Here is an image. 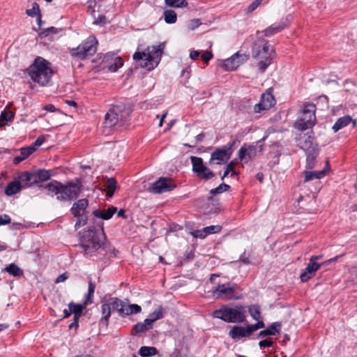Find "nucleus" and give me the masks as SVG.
<instances>
[{"label": "nucleus", "instance_id": "1", "mask_svg": "<svg viewBox=\"0 0 357 357\" xmlns=\"http://www.w3.org/2000/svg\"><path fill=\"white\" fill-rule=\"evenodd\" d=\"M164 45L149 46L144 52H137L133 55V59L139 65L148 70H151L158 66L163 53Z\"/></svg>", "mask_w": 357, "mask_h": 357}, {"label": "nucleus", "instance_id": "2", "mask_svg": "<svg viewBox=\"0 0 357 357\" xmlns=\"http://www.w3.org/2000/svg\"><path fill=\"white\" fill-rule=\"evenodd\" d=\"M28 70L31 79L41 86L50 82L53 73L50 63L41 57H37Z\"/></svg>", "mask_w": 357, "mask_h": 357}, {"label": "nucleus", "instance_id": "3", "mask_svg": "<svg viewBox=\"0 0 357 357\" xmlns=\"http://www.w3.org/2000/svg\"><path fill=\"white\" fill-rule=\"evenodd\" d=\"M252 54L259 70L264 73L271 65L275 52L266 41L263 40L254 44Z\"/></svg>", "mask_w": 357, "mask_h": 357}, {"label": "nucleus", "instance_id": "4", "mask_svg": "<svg viewBox=\"0 0 357 357\" xmlns=\"http://www.w3.org/2000/svg\"><path fill=\"white\" fill-rule=\"evenodd\" d=\"M105 238L103 232V227H101L98 231L94 229H89L84 231L81 238V246L86 255H91L102 248V240Z\"/></svg>", "mask_w": 357, "mask_h": 357}, {"label": "nucleus", "instance_id": "5", "mask_svg": "<svg viewBox=\"0 0 357 357\" xmlns=\"http://www.w3.org/2000/svg\"><path fill=\"white\" fill-rule=\"evenodd\" d=\"M130 114V109L126 108L125 105H114L105 114L104 127L112 128L118 123L123 126L128 121Z\"/></svg>", "mask_w": 357, "mask_h": 357}, {"label": "nucleus", "instance_id": "6", "mask_svg": "<svg viewBox=\"0 0 357 357\" xmlns=\"http://www.w3.org/2000/svg\"><path fill=\"white\" fill-rule=\"evenodd\" d=\"M213 317L222 319L227 323H242L245 320V310L243 306L234 308L223 306L213 312Z\"/></svg>", "mask_w": 357, "mask_h": 357}, {"label": "nucleus", "instance_id": "7", "mask_svg": "<svg viewBox=\"0 0 357 357\" xmlns=\"http://www.w3.org/2000/svg\"><path fill=\"white\" fill-rule=\"evenodd\" d=\"M239 287L234 283L227 282L218 284L217 287L211 291L212 296L215 299L224 301L236 300L240 298Z\"/></svg>", "mask_w": 357, "mask_h": 357}, {"label": "nucleus", "instance_id": "8", "mask_svg": "<svg viewBox=\"0 0 357 357\" xmlns=\"http://www.w3.org/2000/svg\"><path fill=\"white\" fill-rule=\"evenodd\" d=\"M98 42L94 36H89L76 48L70 50V54L80 59H84L96 52Z\"/></svg>", "mask_w": 357, "mask_h": 357}, {"label": "nucleus", "instance_id": "9", "mask_svg": "<svg viewBox=\"0 0 357 357\" xmlns=\"http://www.w3.org/2000/svg\"><path fill=\"white\" fill-rule=\"evenodd\" d=\"M316 107L314 104L305 105L301 116L297 121V128L301 130H305L311 128L316 121Z\"/></svg>", "mask_w": 357, "mask_h": 357}, {"label": "nucleus", "instance_id": "10", "mask_svg": "<svg viewBox=\"0 0 357 357\" xmlns=\"http://www.w3.org/2000/svg\"><path fill=\"white\" fill-rule=\"evenodd\" d=\"M88 204V199H81L77 202H75L70 209L73 215L77 218V221L75 225V228L76 229L84 226L86 223L87 215L86 214V209Z\"/></svg>", "mask_w": 357, "mask_h": 357}, {"label": "nucleus", "instance_id": "11", "mask_svg": "<svg viewBox=\"0 0 357 357\" xmlns=\"http://www.w3.org/2000/svg\"><path fill=\"white\" fill-rule=\"evenodd\" d=\"M80 192L81 185L79 183H68L67 185H63L61 183V189H59V197H56V199L59 201L75 199Z\"/></svg>", "mask_w": 357, "mask_h": 357}, {"label": "nucleus", "instance_id": "12", "mask_svg": "<svg viewBox=\"0 0 357 357\" xmlns=\"http://www.w3.org/2000/svg\"><path fill=\"white\" fill-rule=\"evenodd\" d=\"M120 303L118 298H109L105 303H102L100 307L102 317L100 320V324L107 326L109 325V317L112 314V310H116Z\"/></svg>", "mask_w": 357, "mask_h": 357}, {"label": "nucleus", "instance_id": "13", "mask_svg": "<svg viewBox=\"0 0 357 357\" xmlns=\"http://www.w3.org/2000/svg\"><path fill=\"white\" fill-rule=\"evenodd\" d=\"M248 54L244 53L241 54L240 52H237L230 58L224 61L223 66L227 70H234L248 61Z\"/></svg>", "mask_w": 357, "mask_h": 357}, {"label": "nucleus", "instance_id": "14", "mask_svg": "<svg viewBox=\"0 0 357 357\" xmlns=\"http://www.w3.org/2000/svg\"><path fill=\"white\" fill-rule=\"evenodd\" d=\"M176 185L169 178L161 177L152 183L149 190L156 194H161L173 190Z\"/></svg>", "mask_w": 357, "mask_h": 357}, {"label": "nucleus", "instance_id": "15", "mask_svg": "<svg viewBox=\"0 0 357 357\" xmlns=\"http://www.w3.org/2000/svg\"><path fill=\"white\" fill-rule=\"evenodd\" d=\"M337 258L338 256L331 258L329 260L325 261L324 264H318L317 262H311L310 261L309 264L300 275L301 281L303 282L308 281L314 275L316 271L321 267L322 264H328L331 262L335 261Z\"/></svg>", "mask_w": 357, "mask_h": 357}, {"label": "nucleus", "instance_id": "16", "mask_svg": "<svg viewBox=\"0 0 357 357\" xmlns=\"http://www.w3.org/2000/svg\"><path fill=\"white\" fill-rule=\"evenodd\" d=\"M234 143L235 142H233L229 146H224L222 149H218L213 151L211 155V162L215 160L216 164L218 165L226 162L230 158L231 153L230 149L234 144Z\"/></svg>", "mask_w": 357, "mask_h": 357}, {"label": "nucleus", "instance_id": "17", "mask_svg": "<svg viewBox=\"0 0 357 357\" xmlns=\"http://www.w3.org/2000/svg\"><path fill=\"white\" fill-rule=\"evenodd\" d=\"M257 151L256 146L252 144L247 146L246 144H244L238 151V158L241 161L248 162L250 160L255 158L257 155Z\"/></svg>", "mask_w": 357, "mask_h": 357}, {"label": "nucleus", "instance_id": "18", "mask_svg": "<svg viewBox=\"0 0 357 357\" xmlns=\"http://www.w3.org/2000/svg\"><path fill=\"white\" fill-rule=\"evenodd\" d=\"M120 303L118 307V312L121 315H131L141 312L142 307L137 304H126L119 298Z\"/></svg>", "mask_w": 357, "mask_h": 357}, {"label": "nucleus", "instance_id": "19", "mask_svg": "<svg viewBox=\"0 0 357 357\" xmlns=\"http://www.w3.org/2000/svg\"><path fill=\"white\" fill-rule=\"evenodd\" d=\"M190 160L192 165V171L197 174V176L201 175L203 170L207 171L209 175L211 174V170L204 165L202 158L196 156H191Z\"/></svg>", "mask_w": 357, "mask_h": 357}, {"label": "nucleus", "instance_id": "20", "mask_svg": "<svg viewBox=\"0 0 357 357\" xmlns=\"http://www.w3.org/2000/svg\"><path fill=\"white\" fill-rule=\"evenodd\" d=\"M18 178L23 188L31 187L36 183L34 172H24L19 176Z\"/></svg>", "mask_w": 357, "mask_h": 357}, {"label": "nucleus", "instance_id": "21", "mask_svg": "<svg viewBox=\"0 0 357 357\" xmlns=\"http://www.w3.org/2000/svg\"><path fill=\"white\" fill-rule=\"evenodd\" d=\"M40 188H43L47 190V194L50 196L59 197V189H61V183L57 181H52L45 185H40Z\"/></svg>", "mask_w": 357, "mask_h": 357}, {"label": "nucleus", "instance_id": "22", "mask_svg": "<svg viewBox=\"0 0 357 357\" xmlns=\"http://www.w3.org/2000/svg\"><path fill=\"white\" fill-rule=\"evenodd\" d=\"M229 335L234 340L249 337L246 328L239 326H234L229 331Z\"/></svg>", "mask_w": 357, "mask_h": 357}, {"label": "nucleus", "instance_id": "23", "mask_svg": "<svg viewBox=\"0 0 357 357\" xmlns=\"http://www.w3.org/2000/svg\"><path fill=\"white\" fill-rule=\"evenodd\" d=\"M287 24L284 22H275L264 31V36L266 37L271 36L281 31Z\"/></svg>", "mask_w": 357, "mask_h": 357}, {"label": "nucleus", "instance_id": "24", "mask_svg": "<svg viewBox=\"0 0 357 357\" xmlns=\"http://www.w3.org/2000/svg\"><path fill=\"white\" fill-rule=\"evenodd\" d=\"M280 328L281 324L278 322H274L267 329L260 331L259 336L264 337L268 335H275L280 333Z\"/></svg>", "mask_w": 357, "mask_h": 357}, {"label": "nucleus", "instance_id": "25", "mask_svg": "<svg viewBox=\"0 0 357 357\" xmlns=\"http://www.w3.org/2000/svg\"><path fill=\"white\" fill-rule=\"evenodd\" d=\"M35 150V148L33 146L22 148L20 149V154L15 156L13 159L14 164H19L24 160L26 159L31 154L34 152Z\"/></svg>", "mask_w": 357, "mask_h": 357}, {"label": "nucleus", "instance_id": "26", "mask_svg": "<svg viewBox=\"0 0 357 357\" xmlns=\"http://www.w3.org/2000/svg\"><path fill=\"white\" fill-rule=\"evenodd\" d=\"M23 188L20 181H13L8 184L5 188V193L8 196H12L19 192Z\"/></svg>", "mask_w": 357, "mask_h": 357}, {"label": "nucleus", "instance_id": "27", "mask_svg": "<svg viewBox=\"0 0 357 357\" xmlns=\"http://www.w3.org/2000/svg\"><path fill=\"white\" fill-rule=\"evenodd\" d=\"M117 208L114 206H110L107 210L93 211V214L96 217L102 218L103 220H109L112 215L116 212Z\"/></svg>", "mask_w": 357, "mask_h": 357}, {"label": "nucleus", "instance_id": "28", "mask_svg": "<svg viewBox=\"0 0 357 357\" xmlns=\"http://www.w3.org/2000/svg\"><path fill=\"white\" fill-rule=\"evenodd\" d=\"M352 121V119L350 116H344L342 117L339 118L335 124L333 126V130L336 132L340 129L344 128L348 124H349Z\"/></svg>", "mask_w": 357, "mask_h": 357}, {"label": "nucleus", "instance_id": "29", "mask_svg": "<svg viewBox=\"0 0 357 357\" xmlns=\"http://www.w3.org/2000/svg\"><path fill=\"white\" fill-rule=\"evenodd\" d=\"M163 317V309L162 306L157 307L153 312L150 313L148 318L146 319V324L153 325V323Z\"/></svg>", "mask_w": 357, "mask_h": 357}, {"label": "nucleus", "instance_id": "30", "mask_svg": "<svg viewBox=\"0 0 357 357\" xmlns=\"http://www.w3.org/2000/svg\"><path fill=\"white\" fill-rule=\"evenodd\" d=\"M304 174H305L304 181L307 182V181H312L314 178L319 179V178H323L326 175V171L324 169L321 170V171H315V172L305 171L304 172Z\"/></svg>", "mask_w": 357, "mask_h": 357}, {"label": "nucleus", "instance_id": "31", "mask_svg": "<svg viewBox=\"0 0 357 357\" xmlns=\"http://www.w3.org/2000/svg\"><path fill=\"white\" fill-rule=\"evenodd\" d=\"M36 176V183L39 182H43L47 181L52 176L51 172L50 170L46 169H38L34 172Z\"/></svg>", "mask_w": 357, "mask_h": 357}, {"label": "nucleus", "instance_id": "32", "mask_svg": "<svg viewBox=\"0 0 357 357\" xmlns=\"http://www.w3.org/2000/svg\"><path fill=\"white\" fill-rule=\"evenodd\" d=\"M260 101L264 104L266 109H269L275 102V98L271 93H263Z\"/></svg>", "mask_w": 357, "mask_h": 357}, {"label": "nucleus", "instance_id": "33", "mask_svg": "<svg viewBox=\"0 0 357 357\" xmlns=\"http://www.w3.org/2000/svg\"><path fill=\"white\" fill-rule=\"evenodd\" d=\"M153 328V325L146 324V319L144 322L137 323L132 328V333L137 335L144 332H146Z\"/></svg>", "mask_w": 357, "mask_h": 357}, {"label": "nucleus", "instance_id": "34", "mask_svg": "<svg viewBox=\"0 0 357 357\" xmlns=\"http://www.w3.org/2000/svg\"><path fill=\"white\" fill-rule=\"evenodd\" d=\"M116 188V181L114 178L111 177L107 178L105 184V191L107 196L112 197L114 195Z\"/></svg>", "mask_w": 357, "mask_h": 357}, {"label": "nucleus", "instance_id": "35", "mask_svg": "<svg viewBox=\"0 0 357 357\" xmlns=\"http://www.w3.org/2000/svg\"><path fill=\"white\" fill-rule=\"evenodd\" d=\"M158 350L155 347L143 346L139 350V354L142 357H150L156 355Z\"/></svg>", "mask_w": 357, "mask_h": 357}, {"label": "nucleus", "instance_id": "36", "mask_svg": "<svg viewBox=\"0 0 357 357\" xmlns=\"http://www.w3.org/2000/svg\"><path fill=\"white\" fill-rule=\"evenodd\" d=\"M68 308L70 309V313L73 314L76 319H79L84 307L80 304H75L73 302H70L68 304Z\"/></svg>", "mask_w": 357, "mask_h": 357}, {"label": "nucleus", "instance_id": "37", "mask_svg": "<svg viewBox=\"0 0 357 357\" xmlns=\"http://www.w3.org/2000/svg\"><path fill=\"white\" fill-rule=\"evenodd\" d=\"M5 271L14 277H19L23 275V271L15 264H10L6 267Z\"/></svg>", "mask_w": 357, "mask_h": 357}, {"label": "nucleus", "instance_id": "38", "mask_svg": "<svg viewBox=\"0 0 357 357\" xmlns=\"http://www.w3.org/2000/svg\"><path fill=\"white\" fill-rule=\"evenodd\" d=\"M248 312L253 319L256 321L262 320L261 317L260 307L257 305H252L249 307Z\"/></svg>", "mask_w": 357, "mask_h": 357}, {"label": "nucleus", "instance_id": "39", "mask_svg": "<svg viewBox=\"0 0 357 357\" xmlns=\"http://www.w3.org/2000/svg\"><path fill=\"white\" fill-rule=\"evenodd\" d=\"M165 21L167 24H174L177 20L176 13L172 10H167L164 11Z\"/></svg>", "mask_w": 357, "mask_h": 357}, {"label": "nucleus", "instance_id": "40", "mask_svg": "<svg viewBox=\"0 0 357 357\" xmlns=\"http://www.w3.org/2000/svg\"><path fill=\"white\" fill-rule=\"evenodd\" d=\"M167 6L175 8H183L188 6L186 0H165Z\"/></svg>", "mask_w": 357, "mask_h": 357}, {"label": "nucleus", "instance_id": "41", "mask_svg": "<svg viewBox=\"0 0 357 357\" xmlns=\"http://www.w3.org/2000/svg\"><path fill=\"white\" fill-rule=\"evenodd\" d=\"M265 327V324L263 321V320H259L257 321V323L255 324H250L248 325L246 328L248 333L249 336L255 331H257L258 329L263 328Z\"/></svg>", "mask_w": 357, "mask_h": 357}, {"label": "nucleus", "instance_id": "42", "mask_svg": "<svg viewBox=\"0 0 357 357\" xmlns=\"http://www.w3.org/2000/svg\"><path fill=\"white\" fill-rule=\"evenodd\" d=\"M95 291V284L90 281L88 287V294L86 296L85 304L91 303L93 302L92 297Z\"/></svg>", "mask_w": 357, "mask_h": 357}, {"label": "nucleus", "instance_id": "43", "mask_svg": "<svg viewBox=\"0 0 357 357\" xmlns=\"http://www.w3.org/2000/svg\"><path fill=\"white\" fill-rule=\"evenodd\" d=\"M229 189V185H228L227 184H225V183H221L217 188L211 190L210 194L211 195H215L216 194H220L223 192H225V191L228 190Z\"/></svg>", "mask_w": 357, "mask_h": 357}, {"label": "nucleus", "instance_id": "44", "mask_svg": "<svg viewBox=\"0 0 357 357\" xmlns=\"http://www.w3.org/2000/svg\"><path fill=\"white\" fill-rule=\"evenodd\" d=\"M13 117V114L10 112L3 111L0 115V126H3Z\"/></svg>", "mask_w": 357, "mask_h": 357}, {"label": "nucleus", "instance_id": "45", "mask_svg": "<svg viewBox=\"0 0 357 357\" xmlns=\"http://www.w3.org/2000/svg\"><path fill=\"white\" fill-rule=\"evenodd\" d=\"M222 227L220 225H211L204 227L205 234L207 236L209 234H216L220 231Z\"/></svg>", "mask_w": 357, "mask_h": 357}, {"label": "nucleus", "instance_id": "46", "mask_svg": "<svg viewBox=\"0 0 357 357\" xmlns=\"http://www.w3.org/2000/svg\"><path fill=\"white\" fill-rule=\"evenodd\" d=\"M229 173H231L232 175H236L237 174L234 169L233 162H231L227 165L225 172L221 178L222 180H223L226 176H227Z\"/></svg>", "mask_w": 357, "mask_h": 357}, {"label": "nucleus", "instance_id": "47", "mask_svg": "<svg viewBox=\"0 0 357 357\" xmlns=\"http://www.w3.org/2000/svg\"><path fill=\"white\" fill-rule=\"evenodd\" d=\"M26 13L30 17H35L39 13V6L36 3L33 4V7L31 9H27Z\"/></svg>", "mask_w": 357, "mask_h": 357}, {"label": "nucleus", "instance_id": "48", "mask_svg": "<svg viewBox=\"0 0 357 357\" xmlns=\"http://www.w3.org/2000/svg\"><path fill=\"white\" fill-rule=\"evenodd\" d=\"M315 156L312 153H308L306 159V168L312 169L314 167Z\"/></svg>", "mask_w": 357, "mask_h": 357}, {"label": "nucleus", "instance_id": "49", "mask_svg": "<svg viewBox=\"0 0 357 357\" xmlns=\"http://www.w3.org/2000/svg\"><path fill=\"white\" fill-rule=\"evenodd\" d=\"M190 234L195 238H199L202 239L206 237L204 228L202 229L193 230L190 232Z\"/></svg>", "mask_w": 357, "mask_h": 357}, {"label": "nucleus", "instance_id": "50", "mask_svg": "<svg viewBox=\"0 0 357 357\" xmlns=\"http://www.w3.org/2000/svg\"><path fill=\"white\" fill-rule=\"evenodd\" d=\"M200 24H201V22H200L199 20L194 19L189 22L188 28L190 30H193V29H196L197 27H198Z\"/></svg>", "mask_w": 357, "mask_h": 357}, {"label": "nucleus", "instance_id": "51", "mask_svg": "<svg viewBox=\"0 0 357 357\" xmlns=\"http://www.w3.org/2000/svg\"><path fill=\"white\" fill-rule=\"evenodd\" d=\"M263 0H255L248 7V10L249 12L255 10L262 2Z\"/></svg>", "mask_w": 357, "mask_h": 357}, {"label": "nucleus", "instance_id": "52", "mask_svg": "<svg viewBox=\"0 0 357 357\" xmlns=\"http://www.w3.org/2000/svg\"><path fill=\"white\" fill-rule=\"evenodd\" d=\"M10 222V218L8 215L4 214L0 216V225H5L9 224Z\"/></svg>", "mask_w": 357, "mask_h": 357}, {"label": "nucleus", "instance_id": "53", "mask_svg": "<svg viewBox=\"0 0 357 357\" xmlns=\"http://www.w3.org/2000/svg\"><path fill=\"white\" fill-rule=\"evenodd\" d=\"M267 110L266 108L264 107V104L259 101V103L256 104L254 106V111L256 113H259L262 111Z\"/></svg>", "mask_w": 357, "mask_h": 357}, {"label": "nucleus", "instance_id": "54", "mask_svg": "<svg viewBox=\"0 0 357 357\" xmlns=\"http://www.w3.org/2000/svg\"><path fill=\"white\" fill-rule=\"evenodd\" d=\"M214 176H215V174L212 171H211V174L209 175V174H208L207 171L203 170V172L201 173V175H198L197 176L199 178L208 180V179L212 178Z\"/></svg>", "mask_w": 357, "mask_h": 357}, {"label": "nucleus", "instance_id": "55", "mask_svg": "<svg viewBox=\"0 0 357 357\" xmlns=\"http://www.w3.org/2000/svg\"><path fill=\"white\" fill-rule=\"evenodd\" d=\"M273 345V342L268 340H264L259 342V346L262 347H270Z\"/></svg>", "mask_w": 357, "mask_h": 357}, {"label": "nucleus", "instance_id": "56", "mask_svg": "<svg viewBox=\"0 0 357 357\" xmlns=\"http://www.w3.org/2000/svg\"><path fill=\"white\" fill-rule=\"evenodd\" d=\"M213 57V54L211 52H204L202 54V58L204 60L206 63H207L209 60H211Z\"/></svg>", "mask_w": 357, "mask_h": 357}, {"label": "nucleus", "instance_id": "57", "mask_svg": "<svg viewBox=\"0 0 357 357\" xmlns=\"http://www.w3.org/2000/svg\"><path fill=\"white\" fill-rule=\"evenodd\" d=\"M68 275H67V273H64L63 274H61L59 275L56 280H55V282L56 283H59V282H63L64 281H66L67 279H68Z\"/></svg>", "mask_w": 357, "mask_h": 357}, {"label": "nucleus", "instance_id": "58", "mask_svg": "<svg viewBox=\"0 0 357 357\" xmlns=\"http://www.w3.org/2000/svg\"><path fill=\"white\" fill-rule=\"evenodd\" d=\"M45 139L43 135H40L36 139V141L34 142V146H41L44 142H45Z\"/></svg>", "mask_w": 357, "mask_h": 357}, {"label": "nucleus", "instance_id": "59", "mask_svg": "<svg viewBox=\"0 0 357 357\" xmlns=\"http://www.w3.org/2000/svg\"><path fill=\"white\" fill-rule=\"evenodd\" d=\"M79 319L73 317V321L69 325V329L77 328L78 327Z\"/></svg>", "mask_w": 357, "mask_h": 357}, {"label": "nucleus", "instance_id": "60", "mask_svg": "<svg viewBox=\"0 0 357 357\" xmlns=\"http://www.w3.org/2000/svg\"><path fill=\"white\" fill-rule=\"evenodd\" d=\"M199 56V52L196 50L192 51L189 55L190 58L192 60L197 59Z\"/></svg>", "mask_w": 357, "mask_h": 357}, {"label": "nucleus", "instance_id": "61", "mask_svg": "<svg viewBox=\"0 0 357 357\" xmlns=\"http://www.w3.org/2000/svg\"><path fill=\"white\" fill-rule=\"evenodd\" d=\"M43 109L47 112H54L56 111V108L53 105H45Z\"/></svg>", "mask_w": 357, "mask_h": 357}, {"label": "nucleus", "instance_id": "62", "mask_svg": "<svg viewBox=\"0 0 357 357\" xmlns=\"http://www.w3.org/2000/svg\"><path fill=\"white\" fill-rule=\"evenodd\" d=\"M114 63L120 68L123 65V61L121 57H116L114 60Z\"/></svg>", "mask_w": 357, "mask_h": 357}, {"label": "nucleus", "instance_id": "63", "mask_svg": "<svg viewBox=\"0 0 357 357\" xmlns=\"http://www.w3.org/2000/svg\"><path fill=\"white\" fill-rule=\"evenodd\" d=\"M322 258V255H313L310 257V261L311 262H316L317 260H319Z\"/></svg>", "mask_w": 357, "mask_h": 357}, {"label": "nucleus", "instance_id": "64", "mask_svg": "<svg viewBox=\"0 0 357 357\" xmlns=\"http://www.w3.org/2000/svg\"><path fill=\"white\" fill-rule=\"evenodd\" d=\"M172 357H186L185 355L181 354L178 350H175L172 354Z\"/></svg>", "mask_w": 357, "mask_h": 357}]
</instances>
